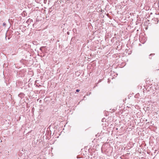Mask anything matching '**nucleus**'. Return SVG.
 <instances>
[{"label": "nucleus", "mask_w": 159, "mask_h": 159, "mask_svg": "<svg viewBox=\"0 0 159 159\" xmlns=\"http://www.w3.org/2000/svg\"><path fill=\"white\" fill-rule=\"evenodd\" d=\"M47 136L46 135V134H45V135H43V142L44 140V139H47Z\"/></svg>", "instance_id": "nucleus-1"}, {"label": "nucleus", "mask_w": 159, "mask_h": 159, "mask_svg": "<svg viewBox=\"0 0 159 159\" xmlns=\"http://www.w3.org/2000/svg\"><path fill=\"white\" fill-rule=\"evenodd\" d=\"M80 91V90L78 89H77L76 90V92H79Z\"/></svg>", "instance_id": "nucleus-2"}, {"label": "nucleus", "mask_w": 159, "mask_h": 159, "mask_svg": "<svg viewBox=\"0 0 159 159\" xmlns=\"http://www.w3.org/2000/svg\"><path fill=\"white\" fill-rule=\"evenodd\" d=\"M91 93H89V95H90V94H91Z\"/></svg>", "instance_id": "nucleus-3"}]
</instances>
